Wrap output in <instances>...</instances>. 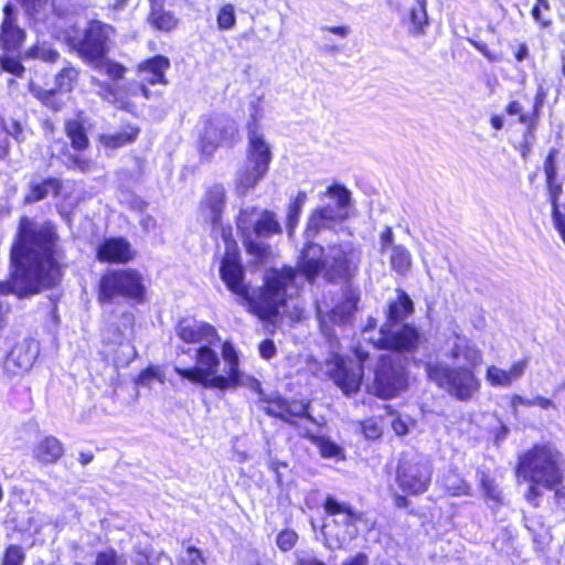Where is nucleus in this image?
<instances>
[{"instance_id":"obj_41","label":"nucleus","mask_w":565,"mask_h":565,"mask_svg":"<svg viewBox=\"0 0 565 565\" xmlns=\"http://www.w3.org/2000/svg\"><path fill=\"white\" fill-rule=\"evenodd\" d=\"M317 446L320 451V455L324 458L337 460L344 459L343 450L330 439L319 438L317 440Z\"/></svg>"},{"instance_id":"obj_9","label":"nucleus","mask_w":565,"mask_h":565,"mask_svg":"<svg viewBox=\"0 0 565 565\" xmlns=\"http://www.w3.org/2000/svg\"><path fill=\"white\" fill-rule=\"evenodd\" d=\"M145 292V279L138 270H109L100 278L98 299L100 302L113 301L116 298L141 301Z\"/></svg>"},{"instance_id":"obj_29","label":"nucleus","mask_w":565,"mask_h":565,"mask_svg":"<svg viewBox=\"0 0 565 565\" xmlns=\"http://www.w3.org/2000/svg\"><path fill=\"white\" fill-rule=\"evenodd\" d=\"M426 6V0H418L411 10L408 31L413 35L418 36L425 33V28L428 25Z\"/></svg>"},{"instance_id":"obj_42","label":"nucleus","mask_w":565,"mask_h":565,"mask_svg":"<svg viewBox=\"0 0 565 565\" xmlns=\"http://www.w3.org/2000/svg\"><path fill=\"white\" fill-rule=\"evenodd\" d=\"M217 26L221 30H230L236 23L235 9L233 4H224L217 13Z\"/></svg>"},{"instance_id":"obj_49","label":"nucleus","mask_w":565,"mask_h":565,"mask_svg":"<svg viewBox=\"0 0 565 565\" xmlns=\"http://www.w3.org/2000/svg\"><path fill=\"white\" fill-rule=\"evenodd\" d=\"M0 64L3 71L9 72L15 76H22L24 67L19 58L3 55L0 58Z\"/></svg>"},{"instance_id":"obj_19","label":"nucleus","mask_w":565,"mask_h":565,"mask_svg":"<svg viewBox=\"0 0 565 565\" xmlns=\"http://www.w3.org/2000/svg\"><path fill=\"white\" fill-rule=\"evenodd\" d=\"M178 337L185 343L213 345L218 341L214 327L206 322L184 319L177 327Z\"/></svg>"},{"instance_id":"obj_63","label":"nucleus","mask_w":565,"mask_h":565,"mask_svg":"<svg viewBox=\"0 0 565 565\" xmlns=\"http://www.w3.org/2000/svg\"><path fill=\"white\" fill-rule=\"evenodd\" d=\"M188 555L193 565H200L201 563H203L200 551H198L195 548H189Z\"/></svg>"},{"instance_id":"obj_36","label":"nucleus","mask_w":565,"mask_h":565,"mask_svg":"<svg viewBox=\"0 0 565 565\" xmlns=\"http://www.w3.org/2000/svg\"><path fill=\"white\" fill-rule=\"evenodd\" d=\"M150 19L152 25L161 31H171L178 24V19L170 11L153 9Z\"/></svg>"},{"instance_id":"obj_57","label":"nucleus","mask_w":565,"mask_h":565,"mask_svg":"<svg viewBox=\"0 0 565 565\" xmlns=\"http://www.w3.org/2000/svg\"><path fill=\"white\" fill-rule=\"evenodd\" d=\"M259 354L262 358L269 360L276 354V347L271 340L263 341L259 347Z\"/></svg>"},{"instance_id":"obj_28","label":"nucleus","mask_w":565,"mask_h":565,"mask_svg":"<svg viewBox=\"0 0 565 565\" xmlns=\"http://www.w3.org/2000/svg\"><path fill=\"white\" fill-rule=\"evenodd\" d=\"M138 134V128L127 126L121 131L102 135L99 137V141L105 148L117 149L132 142L137 138Z\"/></svg>"},{"instance_id":"obj_24","label":"nucleus","mask_w":565,"mask_h":565,"mask_svg":"<svg viewBox=\"0 0 565 565\" xmlns=\"http://www.w3.org/2000/svg\"><path fill=\"white\" fill-rule=\"evenodd\" d=\"M268 170L269 169L262 166H256L245 161L236 173V192L241 195H245L249 190L256 188V185L266 177Z\"/></svg>"},{"instance_id":"obj_59","label":"nucleus","mask_w":565,"mask_h":565,"mask_svg":"<svg viewBox=\"0 0 565 565\" xmlns=\"http://www.w3.org/2000/svg\"><path fill=\"white\" fill-rule=\"evenodd\" d=\"M520 406L532 407L533 398H529L519 394H514L511 397V407L514 412L519 409Z\"/></svg>"},{"instance_id":"obj_60","label":"nucleus","mask_w":565,"mask_h":565,"mask_svg":"<svg viewBox=\"0 0 565 565\" xmlns=\"http://www.w3.org/2000/svg\"><path fill=\"white\" fill-rule=\"evenodd\" d=\"M533 406H537L541 409H557V405L553 399L541 395L533 397Z\"/></svg>"},{"instance_id":"obj_33","label":"nucleus","mask_w":565,"mask_h":565,"mask_svg":"<svg viewBox=\"0 0 565 565\" xmlns=\"http://www.w3.org/2000/svg\"><path fill=\"white\" fill-rule=\"evenodd\" d=\"M61 189V183L56 179H47L42 183L34 184L25 200L28 202H35L44 199L49 193L56 195Z\"/></svg>"},{"instance_id":"obj_35","label":"nucleus","mask_w":565,"mask_h":565,"mask_svg":"<svg viewBox=\"0 0 565 565\" xmlns=\"http://www.w3.org/2000/svg\"><path fill=\"white\" fill-rule=\"evenodd\" d=\"M324 510L329 515H342V522L345 524H352L358 519V514L349 505L340 503L331 497L327 498Z\"/></svg>"},{"instance_id":"obj_39","label":"nucleus","mask_w":565,"mask_h":565,"mask_svg":"<svg viewBox=\"0 0 565 565\" xmlns=\"http://www.w3.org/2000/svg\"><path fill=\"white\" fill-rule=\"evenodd\" d=\"M307 201V194L302 191H300L295 200L290 203L288 209V216H287V227L289 232L294 230L296 226L299 215L301 213V210Z\"/></svg>"},{"instance_id":"obj_34","label":"nucleus","mask_w":565,"mask_h":565,"mask_svg":"<svg viewBox=\"0 0 565 565\" xmlns=\"http://www.w3.org/2000/svg\"><path fill=\"white\" fill-rule=\"evenodd\" d=\"M65 131L72 141L73 148L83 150L88 146V138L81 121L68 120L65 124Z\"/></svg>"},{"instance_id":"obj_47","label":"nucleus","mask_w":565,"mask_h":565,"mask_svg":"<svg viewBox=\"0 0 565 565\" xmlns=\"http://www.w3.org/2000/svg\"><path fill=\"white\" fill-rule=\"evenodd\" d=\"M297 540L298 535L295 531L285 530L278 534L276 543L281 551L287 552L295 546Z\"/></svg>"},{"instance_id":"obj_62","label":"nucleus","mask_w":565,"mask_h":565,"mask_svg":"<svg viewBox=\"0 0 565 565\" xmlns=\"http://www.w3.org/2000/svg\"><path fill=\"white\" fill-rule=\"evenodd\" d=\"M297 559L298 565H326L323 562L319 561L315 556L305 553L299 554L297 556Z\"/></svg>"},{"instance_id":"obj_30","label":"nucleus","mask_w":565,"mask_h":565,"mask_svg":"<svg viewBox=\"0 0 565 565\" xmlns=\"http://www.w3.org/2000/svg\"><path fill=\"white\" fill-rule=\"evenodd\" d=\"M21 2L34 22L45 21L54 11L52 0H21Z\"/></svg>"},{"instance_id":"obj_6","label":"nucleus","mask_w":565,"mask_h":565,"mask_svg":"<svg viewBox=\"0 0 565 565\" xmlns=\"http://www.w3.org/2000/svg\"><path fill=\"white\" fill-rule=\"evenodd\" d=\"M170 67V61L162 55L154 56L138 67V72L141 78V84L128 83L124 86H113L108 83L102 82L96 77H92V83L98 87L97 94L108 103L115 105L118 108L132 111L134 104L131 98L136 97L139 93L148 98V88L145 83L166 84V72Z\"/></svg>"},{"instance_id":"obj_17","label":"nucleus","mask_w":565,"mask_h":565,"mask_svg":"<svg viewBox=\"0 0 565 565\" xmlns=\"http://www.w3.org/2000/svg\"><path fill=\"white\" fill-rule=\"evenodd\" d=\"M113 34V29L98 21L89 23L84 40L78 44V53L88 63L102 57L107 51V41Z\"/></svg>"},{"instance_id":"obj_37","label":"nucleus","mask_w":565,"mask_h":565,"mask_svg":"<svg viewBox=\"0 0 565 565\" xmlns=\"http://www.w3.org/2000/svg\"><path fill=\"white\" fill-rule=\"evenodd\" d=\"M164 372L158 365H151L140 372L136 383L141 386L152 387L154 382L164 383Z\"/></svg>"},{"instance_id":"obj_44","label":"nucleus","mask_w":565,"mask_h":565,"mask_svg":"<svg viewBox=\"0 0 565 565\" xmlns=\"http://www.w3.org/2000/svg\"><path fill=\"white\" fill-rule=\"evenodd\" d=\"M78 73L73 67L63 68L56 76V85L61 90L71 92Z\"/></svg>"},{"instance_id":"obj_25","label":"nucleus","mask_w":565,"mask_h":565,"mask_svg":"<svg viewBox=\"0 0 565 565\" xmlns=\"http://www.w3.org/2000/svg\"><path fill=\"white\" fill-rule=\"evenodd\" d=\"M358 299V295L350 290L345 296V300L330 312L324 313L320 306H318L317 311L322 328H327V320H330L332 323H344L356 309Z\"/></svg>"},{"instance_id":"obj_55","label":"nucleus","mask_w":565,"mask_h":565,"mask_svg":"<svg viewBox=\"0 0 565 565\" xmlns=\"http://www.w3.org/2000/svg\"><path fill=\"white\" fill-rule=\"evenodd\" d=\"M96 565H121V562L113 551H109L97 556Z\"/></svg>"},{"instance_id":"obj_54","label":"nucleus","mask_w":565,"mask_h":565,"mask_svg":"<svg viewBox=\"0 0 565 565\" xmlns=\"http://www.w3.org/2000/svg\"><path fill=\"white\" fill-rule=\"evenodd\" d=\"M71 167L79 170L81 172H87L93 167V161L82 156H74L70 158Z\"/></svg>"},{"instance_id":"obj_10","label":"nucleus","mask_w":565,"mask_h":565,"mask_svg":"<svg viewBox=\"0 0 565 565\" xmlns=\"http://www.w3.org/2000/svg\"><path fill=\"white\" fill-rule=\"evenodd\" d=\"M236 225L244 238L247 250L255 254H259L262 248L250 241L252 234L257 237H268L281 231L280 224L273 212L253 206L241 209Z\"/></svg>"},{"instance_id":"obj_64","label":"nucleus","mask_w":565,"mask_h":565,"mask_svg":"<svg viewBox=\"0 0 565 565\" xmlns=\"http://www.w3.org/2000/svg\"><path fill=\"white\" fill-rule=\"evenodd\" d=\"M7 131L9 135L13 136L14 138H19V136L22 134V126L19 122L13 121L7 128Z\"/></svg>"},{"instance_id":"obj_43","label":"nucleus","mask_w":565,"mask_h":565,"mask_svg":"<svg viewBox=\"0 0 565 565\" xmlns=\"http://www.w3.org/2000/svg\"><path fill=\"white\" fill-rule=\"evenodd\" d=\"M25 57L29 58H41L45 62H53L58 56V53L46 44L34 45L25 52Z\"/></svg>"},{"instance_id":"obj_31","label":"nucleus","mask_w":565,"mask_h":565,"mask_svg":"<svg viewBox=\"0 0 565 565\" xmlns=\"http://www.w3.org/2000/svg\"><path fill=\"white\" fill-rule=\"evenodd\" d=\"M441 484L446 491L454 497L467 495L470 493V486L460 477L457 470L450 469L444 475Z\"/></svg>"},{"instance_id":"obj_15","label":"nucleus","mask_w":565,"mask_h":565,"mask_svg":"<svg viewBox=\"0 0 565 565\" xmlns=\"http://www.w3.org/2000/svg\"><path fill=\"white\" fill-rule=\"evenodd\" d=\"M222 356L226 364L225 381L227 384L222 386L221 391L234 390L239 386H245L263 396L259 381L241 371L239 358L232 343L225 342L223 344Z\"/></svg>"},{"instance_id":"obj_48","label":"nucleus","mask_w":565,"mask_h":565,"mask_svg":"<svg viewBox=\"0 0 565 565\" xmlns=\"http://www.w3.org/2000/svg\"><path fill=\"white\" fill-rule=\"evenodd\" d=\"M361 427L366 439H377L383 434L382 426L375 418H371L361 423Z\"/></svg>"},{"instance_id":"obj_45","label":"nucleus","mask_w":565,"mask_h":565,"mask_svg":"<svg viewBox=\"0 0 565 565\" xmlns=\"http://www.w3.org/2000/svg\"><path fill=\"white\" fill-rule=\"evenodd\" d=\"M267 403L265 411L271 416L279 417L284 420L287 418L286 399L277 396L269 399H264Z\"/></svg>"},{"instance_id":"obj_26","label":"nucleus","mask_w":565,"mask_h":565,"mask_svg":"<svg viewBox=\"0 0 565 565\" xmlns=\"http://www.w3.org/2000/svg\"><path fill=\"white\" fill-rule=\"evenodd\" d=\"M63 452L61 441L53 436L43 438L33 449L35 459L43 465L56 462L63 456Z\"/></svg>"},{"instance_id":"obj_53","label":"nucleus","mask_w":565,"mask_h":565,"mask_svg":"<svg viewBox=\"0 0 565 565\" xmlns=\"http://www.w3.org/2000/svg\"><path fill=\"white\" fill-rule=\"evenodd\" d=\"M552 206L558 205V198L562 192V184L555 179L546 180Z\"/></svg>"},{"instance_id":"obj_7","label":"nucleus","mask_w":565,"mask_h":565,"mask_svg":"<svg viewBox=\"0 0 565 565\" xmlns=\"http://www.w3.org/2000/svg\"><path fill=\"white\" fill-rule=\"evenodd\" d=\"M320 199H329L332 204L328 203L311 213L306 231L307 237L321 228L334 227L350 215L351 193L345 186L334 183L320 194Z\"/></svg>"},{"instance_id":"obj_22","label":"nucleus","mask_w":565,"mask_h":565,"mask_svg":"<svg viewBox=\"0 0 565 565\" xmlns=\"http://www.w3.org/2000/svg\"><path fill=\"white\" fill-rule=\"evenodd\" d=\"M527 361L521 360L514 362L510 369H501L497 365H489L486 370V381L492 387H510L519 381L525 373Z\"/></svg>"},{"instance_id":"obj_56","label":"nucleus","mask_w":565,"mask_h":565,"mask_svg":"<svg viewBox=\"0 0 565 565\" xmlns=\"http://www.w3.org/2000/svg\"><path fill=\"white\" fill-rule=\"evenodd\" d=\"M507 113L509 115H519L520 121L525 125L531 120L529 115L522 114V106L518 102H511L507 107Z\"/></svg>"},{"instance_id":"obj_38","label":"nucleus","mask_w":565,"mask_h":565,"mask_svg":"<svg viewBox=\"0 0 565 565\" xmlns=\"http://www.w3.org/2000/svg\"><path fill=\"white\" fill-rule=\"evenodd\" d=\"M480 487L487 501H492L494 504L502 502L501 490L494 480L489 478L484 472H480Z\"/></svg>"},{"instance_id":"obj_8","label":"nucleus","mask_w":565,"mask_h":565,"mask_svg":"<svg viewBox=\"0 0 565 565\" xmlns=\"http://www.w3.org/2000/svg\"><path fill=\"white\" fill-rule=\"evenodd\" d=\"M195 364L191 367L174 366L175 373L194 384L204 388L220 390L226 385V367L220 372L221 361L217 353L211 345H201L195 350Z\"/></svg>"},{"instance_id":"obj_12","label":"nucleus","mask_w":565,"mask_h":565,"mask_svg":"<svg viewBox=\"0 0 565 565\" xmlns=\"http://www.w3.org/2000/svg\"><path fill=\"white\" fill-rule=\"evenodd\" d=\"M407 386L408 377L404 364L399 360L393 361L391 355H381L370 392L381 398H392Z\"/></svg>"},{"instance_id":"obj_27","label":"nucleus","mask_w":565,"mask_h":565,"mask_svg":"<svg viewBox=\"0 0 565 565\" xmlns=\"http://www.w3.org/2000/svg\"><path fill=\"white\" fill-rule=\"evenodd\" d=\"M35 359V353L25 345H17L8 355L4 367L12 374L29 370Z\"/></svg>"},{"instance_id":"obj_23","label":"nucleus","mask_w":565,"mask_h":565,"mask_svg":"<svg viewBox=\"0 0 565 565\" xmlns=\"http://www.w3.org/2000/svg\"><path fill=\"white\" fill-rule=\"evenodd\" d=\"M130 244L124 238H108L97 248V257L100 262L127 263L134 258Z\"/></svg>"},{"instance_id":"obj_5","label":"nucleus","mask_w":565,"mask_h":565,"mask_svg":"<svg viewBox=\"0 0 565 565\" xmlns=\"http://www.w3.org/2000/svg\"><path fill=\"white\" fill-rule=\"evenodd\" d=\"M412 311L413 302L409 297L404 292L398 294L397 299L390 306L387 322L380 330H375V321L371 319L362 331L363 341L374 349L414 350L418 345L419 333L415 328L399 323Z\"/></svg>"},{"instance_id":"obj_32","label":"nucleus","mask_w":565,"mask_h":565,"mask_svg":"<svg viewBox=\"0 0 565 565\" xmlns=\"http://www.w3.org/2000/svg\"><path fill=\"white\" fill-rule=\"evenodd\" d=\"M89 64L100 74L107 75L113 81L122 78L126 73V68L121 64L107 60L104 56L89 62Z\"/></svg>"},{"instance_id":"obj_61","label":"nucleus","mask_w":565,"mask_h":565,"mask_svg":"<svg viewBox=\"0 0 565 565\" xmlns=\"http://www.w3.org/2000/svg\"><path fill=\"white\" fill-rule=\"evenodd\" d=\"M369 557L364 553H358L354 556L347 558L342 565H367Z\"/></svg>"},{"instance_id":"obj_14","label":"nucleus","mask_w":565,"mask_h":565,"mask_svg":"<svg viewBox=\"0 0 565 565\" xmlns=\"http://www.w3.org/2000/svg\"><path fill=\"white\" fill-rule=\"evenodd\" d=\"M237 135V126L231 119L217 117L206 121L201 134L203 153L212 154L221 146H232Z\"/></svg>"},{"instance_id":"obj_40","label":"nucleus","mask_w":565,"mask_h":565,"mask_svg":"<svg viewBox=\"0 0 565 565\" xmlns=\"http://www.w3.org/2000/svg\"><path fill=\"white\" fill-rule=\"evenodd\" d=\"M31 93L41 100L44 105L52 108L53 110H58L61 108L62 103L57 100L54 90H45L39 86H35L33 83L30 84Z\"/></svg>"},{"instance_id":"obj_52","label":"nucleus","mask_w":565,"mask_h":565,"mask_svg":"<svg viewBox=\"0 0 565 565\" xmlns=\"http://www.w3.org/2000/svg\"><path fill=\"white\" fill-rule=\"evenodd\" d=\"M556 150L552 149L544 162V172L546 180H552L556 178V164H555Z\"/></svg>"},{"instance_id":"obj_46","label":"nucleus","mask_w":565,"mask_h":565,"mask_svg":"<svg viewBox=\"0 0 565 565\" xmlns=\"http://www.w3.org/2000/svg\"><path fill=\"white\" fill-rule=\"evenodd\" d=\"M286 413L287 418L286 422L294 423V419L297 417H305L307 416L308 412V404L303 401H286Z\"/></svg>"},{"instance_id":"obj_1","label":"nucleus","mask_w":565,"mask_h":565,"mask_svg":"<svg viewBox=\"0 0 565 565\" xmlns=\"http://www.w3.org/2000/svg\"><path fill=\"white\" fill-rule=\"evenodd\" d=\"M225 198L224 186L214 185L207 191L200 206L202 220L211 224L214 238L217 241L221 237L225 248L220 268L222 280L232 292L241 297L248 311L259 319L270 320L279 315H285L292 321L300 320L302 308L297 300H294L296 277L291 267L268 270L265 275V285L252 292L244 284L238 246L233 238L232 227L224 226L222 223Z\"/></svg>"},{"instance_id":"obj_51","label":"nucleus","mask_w":565,"mask_h":565,"mask_svg":"<svg viewBox=\"0 0 565 565\" xmlns=\"http://www.w3.org/2000/svg\"><path fill=\"white\" fill-rule=\"evenodd\" d=\"M552 207L553 225L565 244V212L561 211L558 205H554Z\"/></svg>"},{"instance_id":"obj_16","label":"nucleus","mask_w":565,"mask_h":565,"mask_svg":"<svg viewBox=\"0 0 565 565\" xmlns=\"http://www.w3.org/2000/svg\"><path fill=\"white\" fill-rule=\"evenodd\" d=\"M259 99L252 102L254 109V113L250 115L253 118V124H249L248 143L246 148L245 161L269 169L273 158L271 147L266 141L264 135L256 127V117L259 113Z\"/></svg>"},{"instance_id":"obj_58","label":"nucleus","mask_w":565,"mask_h":565,"mask_svg":"<svg viewBox=\"0 0 565 565\" xmlns=\"http://www.w3.org/2000/svg\"><path fill=\"white\" fill-rule=\"evenodd\" d=\"M391 426L398 436H405L409 431V423L401 417L394 418Z\"/></svg>"},{"instance_id":"obj_50","label":"nucleus","mask_w":565,"mask_h":565,"mask_svg":"<svg viewBox=\"0 0 565 565\" xmlns=\"http://www.w3.org/2000/svg\"><path fill=\"white\" fill-rule=\"evenodd\" d=\"M24 554L22 548L15 545H11L7 548L2 565H22Z\"/></svg>"},{"instance_id":"obj_13","label":"nucleus","mask_w":565,"mask_h":565,"mask_svg":"<svg viewBox=\"0 0 565 565\" xmlns=\"http://www.w3.org/2000/svg\"><path fill=\"white\" fill-rule=\"evenodd\" d=\"M431 479L429 462L422 456L403 459L397 469V483L408 494H419L428 489Z\"/></svg>"},{"instance_id":"obj_3","label":"nucleus","mask_w":565,"mask_h":565,"mask_svg":"<svg viewBox=\"0 0 565 565\" xmlns=\"http://www.w3.org/2000/svg\"><path fill=\"white\" fill-rule=\"evenodd\" d=\"M361 250L351 244L331 246L327 254L318 244H308L298 262V270L292 268L296 277L294 297L298 294L300 284L312 281L318 275L328 280L348 278L359 268Z\"/></svg>"},{"instance_id":"obj_21","label":"nucleus","mask_w":565,"mask_h":565,"mask_svg":"<svg viewBox=\"0 0 565 565\" xmlns=\"http://www.w3.org/2000/svg\"><path fill=\"white\" fill-rule=\"evenodd\" d=\"M135 317L130 312H126L118 318V321L111 322L108 328V340L128 349L127 362L134 360L137 355L135 348L131 345L134 338Z\"/></svg>"},{"instance_id":"obj_2","label":"nucleus","mask_w":565,"mask_h":565,"mask_svg":"<svg viewBox=\"0 0 565 565\" xmlns=\"http://www.w3.org/2000/svg\"><path fill=\"white\" fill-rule=\"evenodd\" d=\"M448 355L455 362L465 361L468 366L450 367L444 362L430 361L426 364L427 376L449 395L460 401H468L480 388V382L473 369L482 361L481 351L467 338L455 334Z\"/></svg>"},{"instance_id":"obj_4","label":"nucleus","mask_w":565,"mask_h":565,"mask_svg":"<svg viewBox=\"0 0 565 565\" xmlns=\"http://www.w3.org/2000/svg\"><path fill=\"white\" fill-rule=\"evenodd\" d=\"M563 456L552 445H535L520 456L516 473L520 479L529 483L525 499L534 507L543 490H554L563 482Z\"/></svg>"},{"instance_id":"obj_11","label":"nucleus","mask_w":565,"mask_h":565,"mask_svg":"<svg viewBox=\"0 0 565 565\" xmlns=\"http://www.w3.org/2000/svg\"><path fill=\"white\" fill-rule=\"evenodd\" d=\"M354 354L360 363L347 360L341 355H334L326 362V373L334 384L348 396L356 393L362 383V363L370 355L369 351L359 344Z\"/></svg>"},{"instance_id":"obj_20","label":"nucleus","mask_w":565,"mask_h":565,"mask_svg":"<svg viewBox=\"0 0 565 565\" xmlns=\"http://www.w3.org/2000/svg\"><path fill=\"white\" fill-rule=\"evenodd\" d=\"M3 21L0 26V47L7 52L17 51L25 39V32L17 22V11L8 3L3 9Z\"/></svg>"},{"instance_id":"obj_18","label":"nucleus","mask_w":565,"mask_h":565,"mask_svg":"<svg viewBox=\"0 0 565 565\" xmlns=\"http://www.w3.org/2000/svg\"><path fill=\"white\" fill-rule=\"evenodd\" d=\"M380 253L388 257L391 268L399 275L407 274L412 268V254L403 245L394 243L391 227H385L380 234Z\"/></svg>"}]
</instances>
